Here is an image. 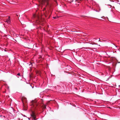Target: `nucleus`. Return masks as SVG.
<instances>
[{"mask_svg": "<svg viewBox=\"0 0 120 120\" xmlns=\"http://www.w3.org/2000/svg\"><path fill=\"white\" fill-rule=\"evenodd\" d=\"M91 44H92L91 43ZM92 44H96V43H95V42H93L92 43ZM96 45H98V44H96Z\"/></svg>", "mask_w": 120, "mask_h": 120, "instance_id": "11", "label": "nucleus"}, {"mask_svg": "<svg viewBox=\"0 0 120 120\" xmlns=\"http://www.w3.org/2000/svg\"><path fill=\"white\" fill-rule=\"evenodd\" d=\"M17 75H19V76H20V73H18V74H17Z\"/></svg>", "mask_w": 120, "mask_h": 120, "instance_id": "12", "label": "nucleus"}, {"mask_svg": "<svg viewBox=\"0 0 120 120\" xmlns=\"http://www.w3.org/2000/svg\"><path fill=\"white\" fill-rule=\"evenodd\" d=\"M27 105L26 104L25 105V106H23V109H24V110H26L27 109Z\"/></svg>", "mask_w": 120, "mask_h": 120, "instance_id": "6", "label": "nucleus"}, {"mask_svg": "<svg viewBox=\"0 0 120 120\" xmlns=\"http://www.w3.org/2000/svg\"><path fill=\"white\" fill-rule=\"evenodd\" d=\"M22 100L23 103V105L24 106H25V105L26 104L27 105L26 98L25 97H23L22 98Z\"/></svg>", "mask_w": 120, "mask_h": 120, "instance_id": "3", "label": "nucleus"}, {"mask_svg": "<svg viewBox=\"0 0 120 120\" xmlns=\"http://www.w3.org/2000/svg\"><path fill=\"white\" fill-rule=\"evenodd\" d=\"M45 9H46L45 8H43V11H45V12H44L45 15V16L46 17L48 15V13H47V11H45Z\"/></svg>", "mask_w": 120, "mask_h": 120, "instance_id": "4", "label": "nucleus"}, {"mask_svg": "<svg viewBox=\"0 0 120 120\" xmlns=\"http://www.w3.org/2000/svg\"><path fill=\"white\" fill-rule=\"evenodd\" d=\"M98 45L100 46V45Z\"/></svg>", "mask_w": 120, "mask_h": 120, "instance_id": "18", "label": "nucleus"}, {"mask_svg": "<svg viewBox=\"0 0 120 120\" xmlns=\"http://www.w3.org/2000/svg\"><path fill=\"white\" fill-rule=\"evenodd\" d=\"M108 20H109V21L111 22V21H110V20H109V19H108Z\"/></svg>", "mask_w": 120, "mask_h": 120, "instance_id": "16", "label": "nucleus"}, {"mask_svg": "<svg viewBox=\"0 0 120 120\" xmlns=\"http://www.w3.org/2000/svg\"><path fill=\"white\" fill-rule=\"evenodd\" d=\"M58 17V16H57V17H53V18H54V19H57V18Z\"/></svg>", "mask_w": 120, "mask_h": 120, "instance_id": "10", "label": "nucleus"}, {"mask_svg": "<svg viewBox=\"0 0 120 120\" xmlns=\"http://www.w3.org/2000/svg\"><path fill=\"white\" fill-rule=\"evenodd\" d=\"M75 1L77 2L78 3H80V2L81 1L80 0H76Z\"/></svg>", "mask_w": 120, "mask_h": 120, "instance_id": "8", "label": "nucleus"}, {"mask_svg": "<svg viewBox=\"0 0 120 120\" xmlns=\"http://www.w3.org/2000/svg\"><path fill=\"white\" fill-rule=\"evenodd\" d=\"M4 92V93H5V91Z\"/></svg>", "mask_w": 120, "mask_h": 120, "instance_id": "17", "label": "nucleus"}, {"mask_svg": "<svg viewBox=\"0 0 120 120\" xmlns=\"http://www.w3.org/2000/svg\"><path fill=\"white\" fill-rule=\"evenodd\" d=\"M39 21L40 22H41L42 21V20L40 19H38Z\"/></svg>", "mask_w": 120, "mask_h": 120, "instance_id": "9", "label": "nucleus"}, {"mask_svg": "<svg viewBox=\"0 0 120 120\" xmlns=\"http://www.w3.org/2000/svg\"><path fill=\"white\" fill-rule=\"evenodd\" d=\"M99 40H100V38H99ZM99 41H100V40H99Z\"/></svg>", "mask_w": 120, "mask_h": 120, "instance_id": "15", "label": "nucleus"}, {"mask_svg": "<svg viewBox=\"0 0 120 120\" xmlns=\"http://www.w3.org/2000/svg\"><path fill=\"white\" fill-rule=\"evenodd\" d=\"M50 15H49V17H50Z\"/></svg>", "mask_w": 120, "mask_h": 120, "instance_id": "14", "label": "nucleus"}, {"mask_svg": "<svg viewBox=\"0 0 120 120\" xmlns=\"http://www.w3.org/2000/svg\"><path fill=\"white\" fill-rule=\"evenodd\" d=\"M31 105L32 114L31 116L34 120H36V112L39 110L40 108V105L37 102L36 100H33L31 104Z\"/></svg>", "mask_w": 120, "mask_h": 120, "instance_id": "1", "label": "nucleus"}, {"mask_svg": "<svg viewBox=\"0 0 120 120\" xmlns=\"http://www.w3.org/2000/svg\"><path fill=\"white\" fill-rule=\"evenodd\" d=\"M6 22L8 23H10V17H9L8 19L6 20Z\"/></svg>", "mask_w": 120, "mask_h": 120, "instance_id": "5", "label": "nucleus"}, {"mask_svg": "<svg viewBox=\"0 0 120 120\" xmlns=\"http://www.w3.org/2000/svg\"><path fill=\"white\" fill-rule=\"evenodd\" d=\"M49 0H40V1L39 2L40 4L39 5V6H41V8H42V5L45 2H46L47 3V5L46 6V7L47 6H48L49 8H50V5H49L48 2Z\"/></svg>", "mask_w": 120, "mask_h": 120, "instance_id": "2", "label": "nucleus"}, {"mask_svg": "<svg viewBox=\"0 0 120 120\" xmlns=\"http://www.w3.org/2000/svg\"><path fill=\"white\" fill-rule=\"evenodd\" d=\"M33 16H34V17H35V16H36V15H33Z\"/></svg>", "mask_w": 120, "mask_h": 120, "instance_id": "13", "label": "nucleus"}, {"mask_svg": "<svg viewBox=\"0 0 120 120\" xmlns=\"http://www.w3.org/2000/svg\"><path fill=\"white\" fill-rule=\"evenodd\" d=\"M41 107L43 109H46V105H43Z\"/></svg>", "mask_w": 120, "mask_h": 120, "instance_id": "7", "label": "nucleus"}]
</instances>
